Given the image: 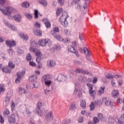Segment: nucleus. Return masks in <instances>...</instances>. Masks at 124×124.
<instances>
[{
	"instance_id": "1",
	"label": "nucleus",
	"mask_w": 124,
	"mask_h": 124,
	"mask_svg": "<svg viewBox=\"0 0 124 124\" xmlns=\"http://www.w3.org/2000/svg\"><path fill=\"white\" fill-rule=\"evenodd\" d=\"M38 46V45H37V42L32 41L31 42L30 51L35 54V56H37V61L39 62V61H40V57L42 56V53H41V51H40L39 49H36V47H37Z\"/></svg>"
},
{
	"instance_id": "2",
	"label": "nucleus",
	"mask_w": 124,
	"mask_h": 124,
	"mask_svg": "<svg viewBox=\"0 0 124 124\" xmlns=\"http://www.w3.org/2000/svg\"><path fill=\"white\" fill-rule=\"evenodd\" d=\"M67 14L66 13H62V15L59 18V22L62 24V26L67 27L68 25V22L66 20L67 19Z\"/></svg>"
},
{
	"instance_id": "3",
	"label": "nucleus",
	"mask_w": 124,
	"mask_h": 124,
	"mask_svg": "<svg viewBox=\"0 0 124 124\" xmlns=\"http://www.w3.org/2000/svg\"><path fill=\"white\" fill-rule=\"evenodd\" d=\"M38 44L40 46H42V47H44V46H46L47 45L48 46V47H50L51 46V41H50L49 39H41L38 41Z\"/></svg>"
},
{
	"instance_id": "4",
	"label": "nucleus",
	"mask_w": 124,
	"mask_h": 124,
	"mask_svg": "<svg viewBox=\"0 0 124 124\" xmlns=\"http://www.w3.org/2000/svg\"><path fill=\"white\" fill-rule=\"evenodd\" d=\"M26 73V71L25 70H22L21 72H18L17 73V78H16L15 82L19 83L24 76H25V74Z\"/></svg>"
},
{
	"instance_id": "5",
	"label": "nucleus",
	"mask_w": 124,
	"mask_h": 124,
	"mask_svg": "<svg viewBox=\"0 0 124 124\" xmlns=\"http://www.w3.org/2000/svg\"><path fill=\"white\" fill-rule=\"evenodd\" d=\"M53 34L54 37H55V38H56L57 40H59V41H62L63 43H69V42H70V39H68L67 38L62 39V37L59 35H57L55 33Z\"/></svg>"
},
{
	"instance_id": "6",
	"label": "nucleus",
	"mask_w": 124,
	"mask_h": 124,
	"mask_svg": "<svg viewBox=\"0 0 124 124\" xmlns=\"http://www.w3.org/2000/svg\"><path fill=\"white\" fill-rule=\"evenodd\" d=\"M0 10L4 15H9V16H10V15H11V13H12V11H13L14 9L12 7H7L6 8V11L5 10L0 8Z\"/></svg>"
},
{
	"instance_id": "7",
	"label": "nucleus",
	"mask_w": 124,
	"mask_h": 124,
	"mask_svg": "<svg viewBox=\"0 0 124 124\" xmlns=\"http://www.w3.org/2000/svg\"><path fill=\"white\" fill-rule=\"evenodd\" d=\"M87 86L89 88V94L91 95V96H92V97H93V98H94V97L95 96V91L93 90V85L90 83H87Z\"/></svg>"
},
{
	"instance_id": "8",
	"label": "nucleus",
	"mask_w": 124,
	"mask_h": 124,
	"mask_svg": "<svg viewBox=\"0 0 124 124\" xmlns=\"http://www.w3.org/2000/svg\"><path fill=\"white\" fill-rule=\"evenodd\" d=\"M102 102L105 103L106 106H110V107H113V105L112 104V102L110 100V99L107 97H103L102 98Z\"/></svg>"
},
{
	"instance_id": "9",
	"label": "nucleus",
	"mask_w": 124,
	"mask_h": 124,
	"mask_svg": "<svg viewBox=\"0 0 124 124\" xmlns=\"http://www.w3.org/2000/svg\"><path fill=\"white\" fill-rule=\"evenodd\" d=\"M80 1V0H73L72 3L73 4H75V6L78 10H79V11H81V8H83V7H81V5H80V4H79V2Z\"/></svg>"
},
{
	"instance_id": "10",
	"label": "nucleus",
	"mask_w": 124,
	"mask_h": 124,
	"mask_svg": "<svg viewBox=\"0 0 124 124\" xmlns=\"http://www.w3.org/2000/svg\"><path fill=\"white\" fill-rule=\"evenodd\" d=\"M68 50L71 53H74L76 54L77 57L78 58L79 57V54H78V50L75 49V48L73 47L72 46H69L68 47Z\"/></svg>"
},
{
	"instance_id": "11",
	"label": "nucleus",
	"mask_w": 124,
	"mask_h": 124,
	"mask_svg": "<svg viewBox=\"0 0 124 124\" xmlns=\"http://www.w3.org/2000/svg\"><path fill=\"white\" fill-rule=\"evenodd\" d=\"M42 106V103H41V102H38L37 104V108L35 111L37 113L39 116H42V112L41 111V110H40V107H41Z\"/></svg>"
},
{
	"instance_id": "12",
	"label": "nucleus",
	"mask_w": 124,
	"mask_h": 124,
	"mask_svg": "<svg viewBox=\"0 0 124 124\" xmlns=\"http://www.w3.org/2000/svg\"><path fill=\"white\" fill-rule=\"evenodd\" d=\"M6 45H7L8 47H9V48H11L12 47H14V46H16V42H15L14 40H7L6 41Z\"/></svg>"
},
{
	"instance_id": "13",
	"label": "nucleus",
	"mask_w": 124,
	"mask_h": 124,
	"mask_svg": "<svg viewBox=\"0 0 124 124\" xmlns=\"http://www.w3.org/2000/svg\"><path fill=\"white\" fill-rule=\"evenodd\" d=\"M9 123L10 124H14L16 122V118L15 115L13 114L11 115L8 119Z\"/></svg>"
},
{
	"instance_id": "14",
	"label": "nucleus",
	"mask_w": 124,
	"mask_h": 124,
	"mask_svg": "<svg viewBox=\"0 0 124 124\" xmlns=\"http://www.w3.org/2000/svg\"><path fill=\"white\" fill-rule=\"evenodd\" d=\"M76 72H77V73H82V74H86V75L90 74V72H89L88 70H84L83 69L78 68L76 69Z\"/></svg>"
},
{
	"instance_id": "15",
	"label": "nucleus",
	"mask_w": 124,
	"mask_h": 124,
	"mask_svg": "<svg viewBox=\"0 0 124 124\" xmlns=\"http://www.w3.org/2000/svg\"><path fill=\"white\" fill-rule=\"evenodd\" d=\"M43 22L44 23L46 29H49L51 27V23H50L48 18L43 19Z\"/></svg>"
},
{
	"instance_id": "16",
	"label": "nucleus",
	"mask_w": 124,
	"mask_h": 124,
	"mask_svg": "<svg viewBox=\"0 0 124 124\" xmlns=\"http://www.w3.org/2000/svg\"><path fill=\"white\" fill-rule=\"evenodd\" d=\"M66 79V77L62 74L59 75L57 78V80L59 81V82H64Z\"/></svg>"
},
{
	"instance_id": "17",
	"label": "nucleus",
	"mask_w": 124,
	"mask_h": 124,
	"mask_svg": "<svg viewBox=\"0 0 124 124\" xmlns=\"http://www.w3.org/2000/svg\"><path fill=\"white\" fill-rule=\"evenodd\" d=\"M49 80H51V77L49 76V75H44L41 78V80L42 82H45Z\"/></svg>"
},
{
	"instance_id": "18",
	"label": "nucleus",
	"mask_w": 124,
	"mask_h": 124,
	"mask_svg": "<svg viewBox=\"0 0 124 124\" xmlns=\"http://www.w3.org/2000/svg\"><path fill=\"white\" fill-rule=\"evenodd\" d=\"M47 65L48 67H54L56 65V61L51 60L47 61Z\"/></svg>"
},
{
	"instance_id": "19",
	"label": "nucleus",
	"mask_w": 124,
	"mask_h": 124,
	"mask_svg": "<svg viewBox=\"0 0 124 124\" xmlns=\"http://www.w3.org/2000/svg\"><path fill=\"white\" fill-rule=\"evenodd\" d=\"M2 71L4 73L10 74L11 73V69L8 66L4 67L2 68Z\"/></svg>"
},
{
	"instance_id": "20",
	"label": "nucleus",
	"mask_w": 124,
	"mask_h": 124,
	"mask_svg": "<svg viewBox=\"0 0 124 124\" xmlns=\"http://www.w3.org/2000/svg\"><path fill=\"white\" fill-rule=\"evenodd\" d=\"M19 36L24 39V40H28L29 36L27 34H24L23 33L20 32L18 33Z\"/></svg>"
},
{
	"instance_id": "21",
	"label": "nucleus",
	"mask_w": 124,
	"mask_h": 124,
	"mask_svg": "<svg viewBox=\"0 0 124 124\" xmlns=\"http://www.w3.org/2000/svg\"><path fill=\"white\" fill-rule=\"evenodd\" d=\"M10 102V98L8 97H6L5 98L4 101L3 102V106L4 107H6L9 103Z\"/></svg>"
},
{
	"instance_id": "22",
	"label": "nucleus",
	"mask_w": 124,
	"mask_h": 124,
	"mask_svg": "<svg viewBox=\"0 0 124 124\" xmlns=\"http://www.w3.org/2000/svg\"><path fill=\"white\" fill-rule=\"evenodd\" d=\"M111 95L114 98H117L120 95L119 92L117 90H113L111 93Z\"/></svg>"
},
{
	"instance_id": "23",
	"label": "nucleus",
	"mask_w": 124,
	"mask_h": 124,
	"mask_svg": "<svg viewBox=\"0 0 124 124\" xmlns=\"http://www.w3.org/2000/svg\"><path fill=\"white\" fill-rule=\"evenodd\" d=\"M34 33L35 35H37V36H41L42 35V32L37 29H34Z\"/></svg>"
},
{
	"instance_id": "24",
	"label": "nucleus",
	"mask_w": 124,
	"mask_h": 124,
	"mask_svg": "<svg viewBox=\"0 0 124 124\" xmlns=\"http://www.w3.org/2000/svg\"><path fill=\"white\" fill-rule=\"evenodd\" d=\"M47 121L50 122V121H52L53 120V116H52V111H50L48 113V114L46 116Z\"/></svg>"
},
{
	"instance_id": "25",
	"label": "nucleus",
	"mask_w": 124,
	"mask_h": 124,
	"mask_svg": "<svg viewBox=\"0 0 124 124\" xmlns=\"http://www.w3.org/2000/svg\"><path fill=\"white\" fill-rule=\"evenodd\" d=\"M15 21L16 22H21V20L22 19V17L20 15H16L14 16Z\"/></svg>"
},
{
	"instance_id": "26",
	"label": "nucleus",
	"mask_w": 124,
	"mask_h": 124,
	"mask_svg": "<svg viewBox=\"0 0 124 124\" xmlns=\"http://www.w3.org/2000/svg\"><path fill=\"white\" fill-rule=\"evenodd\" d=\"M59 31H60V29H59L58 27H54L53 29V31H50V34L54 36V34H53L55 33V34L57 35V34H56V32H59Z\"/></svg>"
},
{
	"instance_id": "27",
	"label": "nucleus",
	"mask_w": 124,
	"mask_h": 124,
	"mask_svg": "<svg viewBox=\"0 0 124 124\" xmlns=\"http://www.w3.org/2000/svg\"><path fill=\"white\" fill-rule=\"evenodd\" d=\"M5 25L8 28H10L11 29V30H12L13 31H16V27L15 26H14V25H11L10 24H9L8 23H5Z\"/></svg>"
},
{
	"instance_id": "28",
	"label": "nucleus",
	"mask_w": 124,
	"mask_h": 124,
	"mask_svg": "<svg viewBox=\"0 0 124 124\" xmlns=\"http://www.w3.org/2000/svg\"><path fill=\"white\" fill-rule=\"evenodd\" d=\"M84 54L86 55V57H90V56H91V51H90L87 47H84Z\"/></svg>"
},
{
	"instance_id": "29",
	"label": "nucleus",
	"mask_w": 124,
	"mask_h": 124,
	"mask_svg": "<svg viewBox=\"0 0 124 124\" xmlns=\"http://www.w3.org/2000/svg\"><path fill=\"white\" fill-rule=\"evenodd\" d=\"M42 54L40 56V60L39 61V62H37V58H36V62H37V63L38 64L37 68H38V69L42 68V63H41V62H41V58H42Z\"/></svg>"
},
{
	"instance_id": "30",
	"label": "nucleus",
	"mask_w": 124,
	"mask_h": 124,
	"mask_svg": "<svg viewBox=\"0 0 124 124\" xmlns=\"http://www.w3.org/2000/svg\"><path fill=\"white\" fill-rule=\"evenodd\" d=\"M37 79V76L35 75H33L29 78L30 82H33V81H35Z\"/></svg>"
},
{
	"instance_id": "31",
	"label": "nucleus",
	"mask_w": 124,
	"mask_h": 124,
	"mask_svg": "<svg viewBox=\"0 0 124 124\" xmlns=\"http://www.w3.org/2000/svg\"><path fill=\"white\" fill-rule=\"evenodd\" d=\"M38 2L43 5V6H46L47 5V1L45 0H38Z\"/></svg>"
},
{
	"instance_id": "32",
	"label": "nucleus",
	"mask_w": 124,
	"mask_h": 124,
	"mask_svg": "<svg viewBox=\"0 0 124 124\" xmlns=\"http://www.w3.org/2000/svg\"><path fill=\"white\" fill-rule=\"evenodd\" d=\"M62 11H63L62 8H57V11H56L57 16H60V15H61L62 12Z\"/></svg>"
},
{
	"instance_id": "33",
	"label": "nucleus",
	"mask_w": 124,
	"mask_h": 124,
	"mask_svg": "<svg viewBox=\"0 0 124 124\" xmlns=\"http://www.w3.org/2000/svg\"><path fill=\"white\" fill-rule=\"evenodd\" d=\"M34 15L35 16V19H37V18H38V15H39L40 16H42V14H39V12H38V10H34Z\"/></svg>"
},
{
	"instance_id": "34",
	"label": "nucleus",
	"mask_w": 124,
	"mask_h": 124,
	"mask_svg": "<svg viewBox=\"0 0 124 124\" xmlns=\"http://www.w3.org/2000/svg\"><path fill=\"white\" fill-rule=\"evenodd\" d=\"M21 5L22 7H24V8H28V7H30V3L28 2H24Z\"/></svg>"
},
{
	"instance_id": "35",
	"label": "nucleus",
	"mask_w": 124,
	"mask_h": 124,
	"mask_svg": "<svg viewBox=\"0 0 124 124\" xmlns=\"http://www.w3.org/2000/svg\"><path fill=\"white\" fill-rule=\"evenodd\" d=\"M80 106L82 107L83 109H86V101L85 100H82L80 103Z\"/></svg>"
},
{
	"instance_id": "36",
	"label": "nucleus",
	"mask_w": 124,
	"mask_h": 124,
	"mask_svg": "<svg viewBox=\"0 0 124 124\" xmlns=\"http://www.w3.org/2000/svg\"><path fill=\"white\" fill-rule=\"evenodd\" d=\"M44 82L46 86V87H49V86H50V85L52 84V81H51V79Z\"/></svg>"
},
{
	"instance_id": "37",
	"label": "nucleus",
	"mask_w": 124,
	"mask_h": 124,
	"mask_svg": "<svg viewBox=\"0 0 124 124\" xmlns=\"http://www.w3.org/2000/svg\"><path fill=\"white\" fill-rule=\"evenodd\" d=\"M114 122H115L114 118L112 116H109L108 117V124H114Z\"/></svg>"
},
{
	"instance_id": "38",
	"label": "nucleus",
	"mask_w": 124,
	"mask_h": 124,
	"mask_svg": "<svg viewBox=\"0 0 124 124\" xmlns=\"http://www.w3.org/2000/svg\"><path fill=\"white\" fill-rule=\"evenodd\" d=\"M19 93L20 94H23V93H26V90L24 88H20Z\"/></svg>"
},
{
	"instance_id": "39",
	"label": "nucleus",
	"mask_w": 124,
	"mask_h": 124,
	"mask_svg": "<svg viewBox=\"0 0 124 124\" xmlns=\"http://www.w3.org/2000/svg\"><path fill=\"white\" fill-rule=\"evenodd\" d=\"M8 66L10 68H15V64L12 62H9L8 63Z\"/></svg>"
},
{
	"instance_id": "40",
	"label": "nucleus",
	"mask_w": 124,
	"mask_h": 124,
	"mask_svg": "<svg viewBox=\"0 0 124 124\" xmlns=\"http://www.w3.org/2000/svg\"><path fill=\"white\" fill-rule=\"evenodd\" d=\"M26 18L29 20H31L32 19V15L31 14H27L25 15Z\"/></svg>"
},
{
	"instance_id": "41",
	"label": "nucleus",
	"mask_w": 124,
	"mask_h": 124,
	"mask_svg": "<svg viewBox=\"0 0 124 124\" xmlns=\"http://www.w3.org/2000/svg\"><path fill=\"white\" fill-rule=\"evenodd\" d=\"M26 59L28 62H31V54L28 53L27 55Z\"/></svg>"
},
{
	"instance_id": "42",
	"label": "nucleus",
	"mask_w": 124,
	"mask_h": 124,
	"mask_svg": "<svg viewBox=\"0 0 124 124\" xmlns=\"http://www.w3.org/2000/svg\"><path fill=\"white\" fill-rule=\"evenodd\" d=\"M10 48V49H8L7 51L9 53L10 56H12V55L13 54V49L11 48V47Z\"/></svg>"
},
{
	"instance_id": "43",
	"label": "nucleus",
	"mask_w": 124,
	"mask_h": 124,
	"mask_svg": "<svg viewBox=\"0 0 124 124\" xmlns=\"http://www.w3.org/2000/svg\"><path fill=\"white\" fill-rule=\"evenodd\" d=\"M99 122V120H98V118H97V117H93V123H94V124H97Z\"/></svg>"
},
{
	"instance_id": "44",
	"label": "nucleus",
	"mask_w": 124,
	"mask_h": 124,
	"mask_svg": "<svg viewBox=\"0 0 124 124\" xmlns=\"http://www.w3.org/2000/svg\"><path fill=\"white\" fill-rule=\"evenodd\" d=\"M71 110H75L76 109V104L75 103L72 104L70 106Z\"/></svg>"
},
{
	"instance_id": "45",
	"label": "nucleus",
	"mask_w": 124,
	"mask_h": 124,
	"mask_svg": "<svg viewBox=\"0 0 124 124\" xmlns=\"http://www.w3.org/2000/svg\"><path fill=\"white\" fill-rule=\"evenodd\" d=\"M9 114H10V112H9V110L8 109H5L3 112V115L4 116H7V115H9Z\"/></svg>"
},
{
	"instance_id": "46",
	"label": "nucleus",
	"mask_w": 124,
	"mask_h": 124,
	"mask_svg": "<svg viewBox=\"0 0 124 124\" xmlns=\"http://www.w3.org/2000/svg\"><path fill=\"white\" fill-rule=\"evenodd\" d=\"M107 79H113L114 78L112 75H110L109 73H108L107 76H106Z\"/></svg>"
},
{
	"instance_id": "47",
	"label": "nucleus",
	"mask_w": 124,
	"mask_h": 124,
	"mask_svg": "<svg viewBox=\"0 0 124 124\" xmlns=\"http://www.w3.org/2000/svg\"><path fill=\"white\" fill-rule=\"evenodd\" d=\"M105 90V87H101L100 90H99L98 92L100 94L104 93Z\"/></svg>"
},
{
	"instance_id": "48",
	"label": "nucleus",
	"mask_w": 124,
	"mask_h": 124,
	"mask_svg": "<svg viewBox=\"0 0 124 124\" xmlns=\"http://www.w3.org/2000/svg\"><path fill=\"white\" fill-rule=\"evenodd\" d=\"M1 92H4V86L3 84H0V93Z\"/></svg>"
},
{
	"instance_id": "49",
	"label": "nucleus",
	"mask_w": 124,
	"mask_h": 124,
	"mask_svg": "<svg viewBox=\"0 0 124 124\" xmlns=\"http://www.w3.org/2000/svg\"><path fill=\"white\" fill-rule=\"evenodd\" d=\"M90 110L91 111H93V110L94 109V104H93V103H91V104L90 105Z\"/></svg>"
},
{
	"instance_id": "50",
	"label": "nucleus",
	"mask_w": 124,
	"mask_h": 124,
	"mask_svg": "<svg viewBox=\"0 0 124 124\" xmlns=\"http://www.w3.org/2000/svg\"><path fill=\"white\" fill-rule=\"evenodd\" d=\"M78 123H83V122H84V118H83V117H79L78 119Z\"/></svg>"
},
{
	"instance_id": "51",
	"label": "nucleus",
	"mask_w": 124,
	"mask_h": 124,
	"mask_svg": "<svg viewBox=\"0 0 124 124\" xmlns=\"http://www.w3.org/2000/svg\"><path fill=\"white\" fill-rule=\"evenodd\" d=\"M29 64L31 66H36V63H35V62H33V61H30Z\"/></svg>"
},
{
	"instance_id": "52",
	"label": "nucleus",
	"mask_w": 124,
	"mask_h": 124,
	"mask_svg": "<svg viewBox=\"0 0 124 124\" xmlns=\"http://www.w3.org/2000/svg\"><path fill=\"white\" fill-rule=\"evenodd\" d=\"M17 53L18 55H22L23 54V50L20 48H17Z\"/></svg>"
},
{
	"instance_id": "53",
	"label": "nucleus",
	"mask_w": 124,
	"mask_h": 124,
	"mask_svg": "<svg viewBox=\"0 0 124 124\" xmlns=\"http://www.w3.org/2000/svg\"><path fill=\"white\" fill-rule=\"evenodd\" d=\"M120 124H124V114L121 117V119L120 120Z\"/></svg>"
},
{
	"instance_id": "54",
	"label": "nucleus",
	"mask_w": 124,
	"mask_h": 124,
	"mask_svg": "<svg viewBox=\"0 0 124 124\" xmlns=\"http://www.w3.org/2000/svg\"><path fill=\"white\" fill-rule=\"evenodd\" d=\"M58 3H60L61 6L63 5V4L64 3V0H59Z\"/></svg>"
},
{
	"instance_id": "55",
	"label": "nucleus",
	"mask_w": 124,
	"mask_h": 124,
	"mask_svg": "<svg viewBox=\"0 0 124 124\" xmlns=\"http://www.w3.org/2000/svg\"><path fill=\"white\" fill-rule=\"evenodd\" d=\"M97 116L99 120H102V119H103V115L102 113H98Z\"/></svg>"
},
{
	"instance_id": "56",
	"label": "nucleus",
	"mask_w": 124,
	"mask_h": 124,
	"mask_svg": "<svg viewBox=\"0 0 124 124\" xmlns=\"http://www.w3.org/2000/svg\"><path fill=\"white\" fill-rule=\"evenodd\" d=\"M6 1V0H0V4L3 6V5H4Z\"/></svg>"
},
{
	"instance_id": "57",
	"label": "nucleus",
	"mask_w": 124,
	"mask_h": 124,
	"mask_svg": "<svg viewBox=\"0 0 124 124\" xmlns=\"http://www.w3.org/2000/svg\"><path fill=\"white\" fill-rule=\"evenodd\" d=\"M0 123H1V124L4 123V119L1 115H0Z\"/></svg>"
},
{
	"instance_id": "58",
	"label": "nucleus",
	"mask_w": 124,
	"mask_h": 124,
	"mask_svg": "<svg viewBox=\"0 0 124 124\" xmlns=\"http://www.w3.org/2000/svg\"><path fill=\"white\" fill-rule=\"evenodd\" d=\"M35 26L36 27H37V28H40V27H41V25L40 24V23H38V22H36Z\"/></svg>"
},
{
	"instance_id": "59",
	"label": "nucleus",
	"mask_w": 124,
	"mask_h": 124,
	"mask_svg": "<svg viewBox=\"0 0 124 124\" xmlns=\"http://www.w3.org/2000/svg\"><path fill=\"white\" fill-rule=\"evenodd\" d=\"M64 32L65 34H66L67 35H68V34H69V31H68V30L67 29H64Z\"/></svg>"
},
{
	"instance_id": "60",
	"label": "nucleus",
	"mask_w": 124,
	"mask_h": 124,
	"mask_svg": "<svg viewBox=\"0 0 124 124\" xmlns=\"http://www.w3.org/2000/svg\"><path fill=\"white\" fill-rule=\"evenodd\" d=\"M79 51L80 52V53H85V47H84L83 49L82 48H79Z\"/></svg>"
},
{
	"instance_id": "61",
	"label": "nucleus",
	"mask_w": 124,
	"mask_h": 124,
	"mask_svg": "<svg viewBox=\"0 0 124 124\" xmlns=\"http://www.w3.org/2000/svg\"><path fill=\"white\" fill-rule=\"evenodd\" d=\"M50 90H45V94H46V95H48V94H49V93H50Z\"/></svg>"
},
{
	"instance_id": "62",
	"label": "nucleus",
	"mask_w": 124,
	"mask_h": 124,
	"mask_svg": "<svg viewBox=\"0 0 124 124\" xmlns=\"http://www.w3.org/2000/svg\"><path fill=\"white\" fill-rule=\"evenodd\" d=\"M79 39H80V40H83V39H84V38H83V35L80 32H79Z\"/></svg>"
},
{
	"instance_id": "63",
	"label": "nucleus",
	"mask_w": 124,
	"mask_h": 124,
	"mask_svg": "<svg viewBox=\"0 0 124 124\" xmlns=\"http://www.w3.org/2000/svg\"><path fill=\"white\" fill-rule=\"evenodd\" d=\"M93 82V84H95L97 82V78H94Z\"/></svg>"
},
{
	"instance_id": "64",
	"label": "nucleus",
	"mask_w": 124,
	"mask_h": 124,
	"mask_svg": "<svg viewBox=\"0 0 124 124\" xmlns=\"http://www.w3.org/2000/svg\"><path fill=\"white\" fill-rule=\"evenodd\" d=\"M81 95H82V92H81V91H79L78 92V97H81Z\"/></svg>"
}]
</instances>
